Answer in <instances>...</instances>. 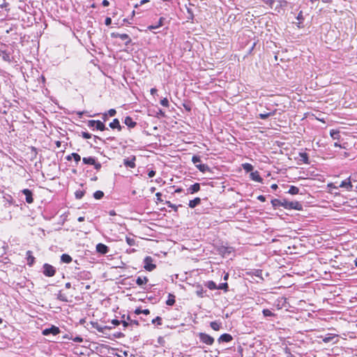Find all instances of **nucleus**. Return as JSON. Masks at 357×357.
<instances>
[{
	"label": "nucleus",
	"mask_w": 357,
	"mask_h": 357,
	"mask_svg": "<svg viewBox=\"0 0 357 357\" xmlns=\"http://www.w3.org/2000/svg\"><path fill=\"white\" fill-rule=\"evenodd\" d=\"M281 203V206L286 209H295L297 211H301L303 209L302 204L298 202H289L286 199H283Z\"/></svg>",
	"instance_id": "f257e3e1"
},
{
	"label": "nucleus",
	"mask_w": 357,
	"mask_h": 357,
	"mask_svg": "<svg viewBox=\"0 0 357 357\" xmlns=\"http://www.w3.org/2000/svg\"><path fill=\"white\" fill-rule=\"evenodd\" d=\"M43 274L47 277H53L56 274V268L49 264H45L43 266Z\"/></svg>",
	"instance_id": "f03ea898"
},
{
	"label": "nucleus",
	"mask_w": 357,
	"mask_h": 357,
	"mask_svg": "<svg viewBox=\"0 0 357 357\" xmlns=\"http://www.w3.org/2000/svg\"><path fill=\"white\" fill-rule=\"evenodd\" d=\"M153 259L150 256H146L144 259V268L148 271H152L156 268V265L153 263Z\"/></svg>",
	"instance_id": "7ed1b4c3"
},
{
	"label": "nucleus",
	"mask_w": 357,
	"mask_h": 357,
	"mask_svg": "<svg viewBox=\"0 0 357 357\" xmlns=\"http://www.w3.org/2000/svg\"><path fill=\"white\" fill-rule=\"evenodd\" d=\"M87 125L90 128L95 127L97 130L100 131H104L107 129L105 125L102 121L98 120H89L87 123Z\"/></svg>",
	"instance_id": "20e7f679"
},
{
	"label": "nucleus",
	"mask_w": 357,
	"mask_h": 357,
	"mask_svg": "<svg viewBox=\"0 0 357 357\" xmlns=\"http://www.w3.org/2000/svg\"><path fill=\"white\" fill-rule=\"evenodd\" d=\"M82 161L86 165H93L96 170H99L101 168V164L96 161L93 157L83 158Z\"/></svg>",
	"instance_id": "39448f33"
},
{
	"label": "nucleus",
	"mask_w": 357,
	"mask_h": 357,
	"mask_svg": "<svg viewBox=\"0 0 357 357\" xmlns=\"http://www.w3.org/2000/svg\"><path fill=\"white\" fill-rule=\"evenodd\" d=\"M218 251L219 254L222 255L223 257L227 256L231 253L234 252V248L231 246L226 245H220L218 248Z\"/></svg>",
	"instance_id": "423d86ee"
},
{
	"label": "nucleus",
	"mask_w": 357,
	"mask_h": 357,
	"mask_svg": "<svg viewBox=\"0 0 357 357\" xmlns=\"http://www.w3.org/2000/svg\"><path fill=\"white\" fill-rule=\"evenodd\" d=\"M199 337L201 342L207 345H212L214 342V338L206 333H200Z\"/></svg>",
	"instance_id": "0eeeda50"
},
{
	"label": "nucleus",
	"mask_w": 357,
	"mask_h": 357,
	"mask_svg": "<svg viewBox=\"0 0 357 357\" xmlns=\"http://www.w3.org/2000/svg\"><path fill=\"white\" fill-rule=\"evenodd\" d=\"M61 332L60 329L59 327L56 326H52L50 328H45L44 329L43 331H42V334L43 335H48L50 334H52L54 335H56L58 334H59Z\"/></svg>",
	"instance_id": "6e6552de"
},
{
	"label": "nucleus",
	"mask_w": 357,
	"mask_h": 357,
	"mask_svg": "<svg viewBox=\"0 0 357 357\" xmlns=\"http://www.w3.org/2000/svg\"><path fill=\"white\" fill-rule=\"evenodd\" d=\"M135 160L136 157L132 156L131 158H128L123 160V164L126 167H130V168H135Z\"/></svg>",
	"instance_id": "1a4fd4ad"
},
{
	"label": "nucleus",
	"mask_w": 357,
	"mask_h": 357,
	"mask_svg": "<svg viewBox=\"0 0 357 357\" xmlns=\"http://www.w3.org/2000/svg\"><path fill=\"white\" fill-rule=\"evenodd\" d=\"M97 252L105 255L109 252V248L103 243H98L96 247Z\"/></svg>",
	"instance_id": "9d476101"
},
{
	"label": "nucleus",
	"mask_w": 357,
	"mask_h": 357,
	"mask_svg": "<svg viewBox=\"0 0 357 357\" xmlns=\"http://www.w3.org/2000/svg\"><path fill=\"white\" fill-rule=\"evenodd\" d=\"M22 192L25 195L26 202L28 204H32L33 202V193L29 189H24Z\"/></svg>",
	"instance_id": "9b49d317"
},
{
	"label": "nucleus",
	"mask_w": 357,
	"mask_h": 357,
	"mask_svg": "<svg viewBox=\"0 0 357 357\" xmlns=\"http://www.w3.org/2000/svg\"><path fill=\"white\" fill-rule=\"evenodd\" d=\"M340 188H346L347 190H351L353 188V185L351 183V177L349 176L346 180L341 182L339 185Z\"/></svg>",
	"instance_id": "f8f14e48"
},
{
	"label": "nucleus",
	"mask_w": 357,
	"mask_h": 357,
	"mask_svg": "<svg viewBox=\"0 0 357 357\" xmlns=\"http://www.w3.org/2000/svg\"><path fill=\"white\" fill-rule=\"evenodd\" d=\"M112 37L119 38L121 40H127L126 44L128 45L131 43V39L127 33H112Z\"/></svg>",
	"instance_id": "ddd939ff"
},
{
	"label": "nucleus",
	"mask_w": 357,
	"mask_h": 357,
	"mask_svg": "<svg viewBox=\"0 0 357 357\" xmlns=\"http://www.w3.org/2000/svg\"><path fill=\"white\" fill-rule=\"evenodd\" d=\"M91 326L93 328L96 329L98 332L103 333L105 329L110 330L112 327L104 326H101L98 322H91Z\"/></svg>",
	"instance_id": "4468645a"
},
{
	"label": "nucleus",
	"mask_w": 357,
	"mask_h": 357,
	"mask_svg": "<svg viewBox=\"0 0 357 357\" xmlns=\"http://www.w3.org/2000/svg\"><path fill=\"white\" fill-rule=\"evenodd\" d=\"M232 340H233V337L230 334L224 333L219 337L218 341L219 342H229Z\"/></svg>",
	"instance_id": "2eb2a0df"
},
{
	"label": "nucleus",
	"mask_w": 357,
	"mask_h": 357,
	"mask_svg": "<svg viewBox=\"0 0 357 357\" xmlns=\"http://www.w3.org/2000/svg\"><path fill=\"white\" fill-rule=\"evenodd\" d=\"M250 178L258 183H263V178L261 177L258 171L252 172L250 173Z\"/></svg>",
	"instance_id": "dca6fc26"
},
{
	"label": "nucleus",
	"mask_w": 357,
	"mask_h": 357,
	"mask_svg": "<svg viewBox=\"0 0 357 357\" xmlns=\"http://www.w3.org/2000/svg\"><path fill=\"white\" fill-rule=\"evenodd\" d=\"M109 126L112 129H116L118 131H121L122 130V126L117 119H114Z\"/></svg>",
	"instance_id": "f3484780"
},
{
	"label": "nucleus",
	"mask_w": 357,
	"mask_h": 357,
	"mask_svg": "<svg viewBox=\"0 0 357 357\" xmlns=\"http://www.w3.org/2000/svg\"><path fill=\"white\" fill-rule=\"evenodd\" d=\"M27 264L29 266H33L35 262V257L33 256V253L31 250H28L26 252Z\"/></svg>",
	"instance_id": "a211bd4d"
},
{
	"label": "nucleus",
	"mask_w": 357,
	"mask_h": 357,
	"mask_svg": "<svg viewBox=\"0 0 357 357\" xmlns=\"http://www.w3.org/2000/svg\"><path fill=\"white\" fill-rule=\"evenodd\" d=\"M124 123L129 128H133L136 126L137 123L133 121L132 118L130 116H126L124 120Z\"/></svg>",
	"instance_id": "6ab92c4d"
},
{
	"label": "nucleus",
	"mask_w": 357,
	"mask_h": 357,
	"mask_svg": "<svg viewBox=\"0 0 357 357\" xmlns=\"http://www.w3.org/2000/svg\"><path fill=\"white\" fill-rule=\"evenodd\" d=\"M200 190V184L199 183H195L193 185H190L188 188V192L190 194H194Z\"/></svg>",
	"instance_id": "aec40b11"
},
{
	"label": "nucleus",
	"mask_w": 357,
	"mask_h": 357,
	"mask_svg": "<svg viewBox=\"0 0 357 357\" xmlns=\"http://www.w3.org/2000/svg\"><path fill=\"white\" fill-rule=\"evenodd\" d=\"M201 203V199L199 197H195L194 199L190 200L188 206L191 208H195Z\"/></svg>",
	"instance_id": "412c9836"
},
{
	"label": "nucleus",
	"mask_w": 357,
	"mask_h": 357,
	"mask_svg": "<svg viewBox=\"0 0 357 357\" xmlns=\"http://www.w3.org/2000/svg\"><path fill=\"white\" fill-rule=\"evenodd\" d=\"M279 3V5L277 6L274 10L278 12V13H280L281 10L282 9V8L284 7H286L288 4L287 1L286 0H280L278 1Z\"/></svg>",
	"instance_id": "4be33fe9"
},
{
	"label": "nucleus",
	"mask_w": 357,
	"mask_h": 357,
	"mask_svg": "<svg viewBox=\"0 0 357 357\" xmlns=\"http://www.w3.org/2000/svg\"><path fill=\"white\" fill-rule=\"evenodd\" d=\"M57 298L59 301H63V302H68L69 301L68 296L64 292H63L62 291H59V293L57 294Z\"/></svg>",
	"instance_id": "5701e85b"
},
{
	"label": "nucleus",
	"mask_w": 357,
	"mask_h": 357,
	"mask_svg": "<svg viewBox=\"0 0 357 357\" xmlns=\"http://www.w3.org/2000/svg\"><path fill=\"white\" fill-rule=\"evenodd\" d=\"M197 289L196 290L197 296L199 298L204 297L206 291L203 289V287L200 284H198L197 286Z\"/></svg>",
	"instance_id": "b1692460"
},
{
	"label": "nucleus",
	"mask_w": 357,
	"mask_h": 357,
	"mask_svg": "<svg viewBox=\"0 0 357 357\" xmlns=\"http://www.w3.org/2000/svg\"><path fill=\"white\" fill-rule=\"evenodd\" d=\"M126 241L130 246L137 245L136 238L134 236H126Z\"/></svg>",
	"instance_id": "393cba45"
},
{
	"label": "nucleus",
	"mask_w": 357,
	"mask_h": 357,
	"mask_svg": "<svg viewBox=\"0 0 357 357\" xmlns=\"http://www.w3.org/2000/svg\"><path fill=\"white\" fill-rule=\"evenodd\" d=\"M149 281V279L147 277L144 276L143 278L142 277H138L136 280V283L137 285L139 286H142L143 284H145L148 282Z\"/></svg>",
	"instance_id": "a878e982"
},
{
	"label": "nucleus",
	"mask_w": 357,
	"mask_h": 357,
	"mask_svg": "<svg viewBox=\"0 0 357 357\" xmlns=\"http://www.w3.org/2000/svg\"><path fill=\"white\" fill-rule=\"evenodd\" d=\"M337 336L338 335H335V334L328 333L326 335V337H324L322 339V340L324 342L328 343V342L332 341L335 337H337Z\"/></svg>",
	"instance_id": "bb28decb"
},
{
	"label": "nucleus",
	"mask_w": 357,
	"mask_h": 357,
	"mask_svg": "<svg viewBox=\"0 0 357 357\" xmlns=\"http://www.w3.org/2000/svg\"><path fill=\"white\" fill-rule=\"evenodd\" d=\"M276 113V109L273 110V112H268V113H264V114H259V118L261 119H266L267 118H268L269 116H273L275 115Z\"/></svg>",
	"instance_id": "cd10ccee"
},
{
	"label": "nucleus",
	"mask_w": 357,
	"mask_h": 357,
	"mask_svg": "<svg viewBox=\"0 0 357 357\" xmlns=\"http://www.w3.org/2000/svg\"><path fill=\"white\" fill-rule=\"evenodd\" d=\"M61 260L63 263L69 264L72 261V257L68 254H63L61 257Z\"/></svg>",
	"instance_id": "c85d7f7f"
},
{
	"label": "nucleus",
	"mask_w": 357,
	"mask_h": 357,
	"mask_svg": "<svg viewBox=\"0 0 357 357\" xmlns=\"http://www.w3.org/2000/svg\"><path fill=\"white\" fill-rule=\"evenodd\" d=\"M176 301H175V296L173 294H169L168 296V298L166 301V304L167 305L172 306L174 305Z\"/></svg>",
	"instance_id": "c756f323"
},
{
	"label": "nucleus",
	"mask_w": 357,
	"mask_h": 357,
	"mask_svg": "<svg viewBox=\"0 0 357 357\" xmlns=\"http://www.w3.org/2000/svg\"><path fill=\"white\" fill-rule=\"evenodd\" d=\"M299 155L301 157V160L303 161V163H305V164H309L310 163L307 153H300Z\"/></svg>",
	"instance_id": "7c9ffc66"
},
{
	"label": "nucleus",
	"mask_w": 357,
	"mask_h": 357,
	"mask_svg": "<svg viewBox=\"0 0 357 357\" xmlns=\"http://www.w3.org/2000/svg\"><path fill=\"white\" fill-rule=\"evenodd\" d=\"M206 287H207L210 290L218 289V286L215 282L213 281H208L206 283Z\"/></svg>",
	"instance_id": "2f4dec72"
},
{
	"label": "nucleus",
	"mask_w": 357,
	"mask_h": 357,
	"mask_svg": "<svg viewBox=\"0 0 357 357\" xmlns=\"http://www.w3.org/2000/svg\"><path fill=\"white\" fill-rule=\"evenodd\" d=\"M210 326L212 328V329L216 331H219L221 327L220 323H218L217 321H211Z\"/></svg>",
	"instance_id": "473e14b6"
},
{
	"label": "nucleus",
	"mask_w": 357,
	"mask_h": 357,
	"mask_svg": "<svg viewBox=\"0 0 357 357\" xmlns=\"http://www.w3.org/2000/svg\"><path fill=\"white\" fill-rule=\"evenodd\" d=\"M288 192L291 195H297L299 192V189L298 187L291 185L290 186Z\"/></svg>",
	"instance_id": "72a5a7b5"
},
{
	"label": "nucleus",
	"mask_w": 357,
	"mask_h": 357,
	"mask_svg": "<svg viewBox=\"0 0 357 357\" xmlns=\"http://www.w3.org/2000/svg\"><path fill=\"white\" fill-rule=\"evenodd\" d=\"M165 204L168 206V207H170L172 208L174 212H177L178 211V206H181V205H178V206H176L172 203H171V202L169 201H166L165 202Z\"/></svg>",
	"instance_id": "f704fd0d"
},
{
	"label": "nucleus",
	"mask_w": 357,
	"mask_h": 357,
	"mask_svg": "<svg viewBox=\"0 0 357 357\" xmlns=\"http://www.w3.org/2000/svg\"><path fill=\"white\" fill-rule=\"evenodd\" d=\"M242 167L246 172H250L253 170V166L250 163H244L242 165Z\"/></svg>",
	"instance_id": "c9c22d12"
},
{
	"label": "nucleus",
	"mask_w": 357,
	"mask_h": 357,
	"mask_svg": "<svg viewBox=\"0 0 357 357\" xmlns=\"http://www.w3.org/2000/svg\"><path fill=\"white\" fill-rule=\"evenodd\" d=\"M103 196H104V193L102 191H100V190H97L93 194V197L96 199H100L101 198L103 197Z\"/></svg>",
	"instance_id": "e433bc0d"
},
{
	"label": "nucleus",
	"mask_w": 357,
	"mask_h": 357,
	"mask_svg": "<svg viewBox=\"0 0 357 357\" xmlns=\"http://www.w3.org/2000/svg\"><path fill=\"white\" fill-rule=\"evenodd\" d=\"M331 136L334 139H339L340 138V132L338 130H332L330 132Z\"/></svg>",
	"instance_id": "4c0bfd02"
},
{
	"label": "nucleus",
	"mask_w": 357,
	"mask_h": 357,
	"mask_svg": "<svg viewBox=\"0 0 357 357\" xmlns=\"http://www.w3.org/2000/svg\"><path fill=\"white\" fill-rule=\"evenodd\" d=\"M197 167L199 169V171L202 172H205L208 169V167L205 164H199L197 165Z\"/></svg>",
	"instance_id": "58836bf2"
},
{
	"label": "nucleus",
	"mask_w": 357,
	"mask_h": 357,
	"mask_svg": "<svg viewBox=\"0 0 357 357\" xmlns=\"http://www.w3.org/2000/svg\"><path fill=\"white\" fill-rule=\"evenodd\" d=\"M262 313L264 317H273L275 314L268 309H264L262 311Z\"/></svg>",
	"instance_id": "ea45409f"
},
{
	"label": "nucleus",
	"mask_w": 357,
	"mask_h": 357,
	"mask_svg": "<svg viewBox=\"0 0 357 357\" xmlns=\"http://www.w3.org/2000/svg\"><path fill=\"white\" fill-rule=\"evenodd\" d=\"M228 284L227 282L221 283L220 285L218 286V289H223L225 291H228Z\"/></svg>",
	"instance_id": "a19ab883"
},
{
	"label": "nucleus",
	"mask_w": 357,
	"mask_h": 357,
	"mask_svg": "<svg viewBox=\"0 0 357 357\" xmlns=\"http://www.w3.org/2000/svg\"><path fill=\"white\" fill-rule=\"evenodd\" d=\"M71 155L73 156V158L74 159L76 163H78L80 161L81 157L78 153H71Z\"/></svg>",
	"instance_id": "79ce46f5"
},
{
	"label": "nucleus",
	"mask_w": 357,
	"mask_h": 357,
	"mask_svg": "<svg viewBox=\"0 0 357 357\" xmlns=\"http://www.w3.org/2000/svg\"><path fill=\"white\" fill-rule=\"evenodd\" d=\"M152 324H157L158 326L162 325V318L160 317H156L152 320Z\"/></svg>",
	"instance_id": "37998d69"
},
{
	"label": "nucleus",
	"mask_w": 357,
	"mask_h": 357,
	"mask_svg": "<svg viewBox=\"0 0 357 357\" xmlns=\"http://www.w3.org/2000/svg\"><path fill=\"white\" fill-rule=\"evenodd\" d=\"M160 104L165 107H168L169 106V100L167 98H165L160 100Z\"/></svg>",
	"instance_id": "c03bdc74"
},
{
	"label": "nucleus",
	"mask_w": 357,
	"mask_h": 357,
	"mask_svg": "<svg viewBox=\"0 0 357 357\" xmlns=\"http://www.w3.org/2000/svg\"><path fill=\"white\" fill-rule=\"evenodd\" d=\"M263 1L268 5L271 8H273L275 0H263Z\"/></svg>",
	"instance_id": "a18cd8bd"
},
{
	"label": "nucleus",
	"mask_w": 357,
	"mask_h": 357,
	"mask_svg": "<svg viewBox=\"0 0 357 357\" xmlns=\"http://www.w3.org/2000/svg\"><path fill=\"white\" fill-rule=\"evenodd\" d=\"M82 137L84 139H91V135L87 132H82L81 134Z\"/></svg>",
	"instance_id": "49530a36"
},
{
	"label": "nucleus",
	"mask_w": 357,
	"mask_h": 357,
	"mask_svg": "<svg viewBox=\"0 0 357 357\" xmlns=\"http://www.w3.org/2000/svg\"><path fill=\"white\" fill-rule=\"evenodd\" d=\"M84 195V192L83 191L79 190L75 192V197L77 199H81Z\"/></svg>",
	"instance_id": "de8ad7c7"
},
{
	"label": "nucleus",
	"mask_w": 357,
	"mask_h": 357,
	"mask_svg": "<svg viewBox=\"0 0 357 357\" xmlns=\"http://www.w3.org/2000/svg\"><path fill=\"white\" fill-rule=\"evenodd\" d=\"M192 161L194 164H197V162H199L201 161V160L199 156L194 155L192 158Z\"/></svg>",
	"instance_id": "09e8293b"
},
{
	"label": "nucleus",
	"mask_w": 357,
	"mask_h": 357,
	"mask_svg": "<svg viewBox=\"0 0 357 357\" xmlns=\"http://www.w3.org/2000/svg\"><path fill=\"white\" fill-rule=\"evenodd\" d=\"M280 202H282V200H279L278 199H275L272 201V204L273 206H281Z\"/></svg>",
	"instance_id": "8fccbe9b"
},
{
	"label": "nucleus",
	"mask_w": 357,
	"mask_h": 357,
	"mask_svg": "<svg viewBox=\"0 0 357 357\" xmlns=\"http://www.w3.org/2000/svg\"><path fill=\"white\" fill-rule=\"evenodd\" d=\"M107 114H108L110 116H115V115H116V109H109V110H108Z\"/></svg>",
	"instance_id": "3c124183"
},
{
	"label": "nucleus",
	"mask_w": 357,
	"mask_h": 357,
	"mask_svg": "<svg viewBox=\"0 0 357 357\" xmlns=\"http://www.w3.org/2000/svg\"><path fill=\"white\" fill-rule=\"evenodd\" d=\"M155 196H156V198H157V202H162L163 200L162 199V194L161 192H157L155 194Z\"/></svg>",
	"instance_id": "603ef678"
},
{
	"label": "nucleus",
	"mask_w": 357,
	"mask_h": 357,
	"mask_svg": "<svg viewBox=\"0 0 357 357\" xmlns=\"http://www.w3.org/2000/svg\"><path fill=\"white\" fill-rule=\"evenodd\" d=\"M149 1V0H142V1L139 2V3H137V4H135V8H137V7H139V6H142V5H143V4H144V3H148Z\"/></svg>",
	"instance_id": "864d4df0"
},
{
	"label": "nucleus",
	"mask_w": 357,
	"mask_h": 357,
	"mask_svg": "<svg viewBox=\"0 0 357 357\" xmlns=\"http://www.w3.org/2000/svg\"><path fill=\"white\" fill-rule=\"evenodd\" d=\"M155 171L151 169L148 172V176L149 178H152L155 175Z\"/></svg>",
	"instance_id": "5fc2aeb1"
},
{
	"label": "nucleus",
	"mask_w": 357,
	"mask_h": 357,
	"mask_svg": "<svg viewBox=\"0 0 357 357\" xmlns=\"http://www.w3.org/2000/svg\"><path fill=\"white\" fill-rule=\"evenodd\" d=\"M73 340L75 342H82L83 338L79 336H77L75 338H73Z\"/></svg>",
	"instance_id": "6e6d98bb"
},
{
	"label": "nucleus",
	"mask_w": 357,
	"mask_h": 357,
	"mask_svg": "<svg viewBox=\"0 0 357 357\" xmlns=\"http://www.w3.org/2000/svg\"><path fill=\"white\" fill-rule=\"evenodd\" d=\"M105 23L107 26L110 25L112 23V19L109 17H106Z\"/></svg>",
	"instance_id": "4d7b16f0"
},
{
	"label": "nucleus",
	"mask_w": 357,
	"mask_h": 357,
	"mask_svg": "<svg viewBox=\"0 0 357 357\" xmlns=\"http://www.w3.org/2000/svg\"><path fill=\"white\" fill-rule=\"evenodd\" d=\"M327 186H328V188H329L330 189H332V188H333V189H337V186H335L333 183H328Z\"/></svg>",
	"instance_id": "13d9d810"
},
{
	"label": "nucleus",
	"mask_w": 357,
	"mask_h": 357,
	"mask_svg": "<svg viewBox=\"0 0 357 357\" xmlns=\"http://www.w3.org/2000/svg\"><path fill=\"white\" fill-rule=\"evenodd\" d=\"M161 25H162V24H161V19H160V24H159V25H158V26H149V30H152V29H156V28H158V27L160 26Z\"/></svg>",
	"instance_id": "bf43d9fd"
},
{
	"label": "nucleus",
	"mask_w": 357,
	"mask_h": 357,
	"mask_svg": "<svg viewBox=\"0 0 357 357\" xmlns=\"http://www.w3.org/2000/svg\"><path fill=\"white\" fill-rule=\"evenodd\" d=\"M120 323H121V321L117 319L112 320V324H114V326H119L120 324Z\"/></svg>",
	"instance_id": "052dcab7"
},
{
	"label": "nucleus",
	"mask_w": 357,
	"mask_h": 357,
	"mask_svg": "<svg viewBox=\"0 0 357 357\" xmlns=\"http://www.w3.org/2000/svg\"><path fill=\"white\" fill-rule=\"evenodd\" d=\"M139 322L137 320H130V325L139 326Z\"/></svg>",
	"instance_id": "680f3d73"
},
{
	"label": "nucleus",
	"mask_w": 357,
	"mask_h": 357,
	"mask_svg": "<svg viewBox=\"0 0 357 357\" xmlns=\"http://www.w3.org/2000/svg\"><path fill=\"white\" fill-rule=\"evenodd\" d=\"M257 199H258L259 201L263 202H265V200H266V198H265V197H264V195H259V196L257 197Z\"/></svg>",
	"instance_id": "e2e57ef3"
},
{
	"label": "nucleus",
	"mask_w": 357,
	"mask_h": 357,
	"mask_svg": "<svg viewBox=\"0 0 357 357\" xmlns=\"http://www.w3.org/2000/svg\"><path fill=\"white\" fill-rule=\"evenodd\" d=\"M142 314L148 315L150 314V310L149 309H145V310H142Z\"/></svg>",
	"instance_id": "0e129e2a"
},
{
	"label": "nucleus",
	"mask_w": 357,
	"mask_h": 357,
	"mask_svg": "<svg viewBox=\"0 0 357 357\" xmlns=\"http://www.w3.org/2000/svg\"><path fill=\"white\" fill-rule=\"evenodd\" d=\"M142 310H141L139 307H138V308H136V309H135V313L136 314H142Z\"/></svg>",
	"instance_id": "69168bd1"
},
{
	"label": "nucleus",
	"mask_w": 357,
	"mask_h": 357,
	"mask_svg": "<svg viewBox=\"0 0 357 357\" xmlns=\"http://www.w3.org/2000/svg\"><path fill=\"white\" fill-rule=\"evenodd\" d=\"M121 323L124 328H126L130 325V323H128L127 321H122Z\"/></svg>",
	"instance_id": "338daca9"
},
{
	"label": "nucleus",
	"mask_w": 357,
	"mask_h": 357,
	"mask_svg": "<svg viewBox=\"0 0 357 357\" xmlns=\"http://www.w3.org/2000/svg\"><path fill=\"white\" fill-rule=\"evenodd\" d=\"M103 6H108L109 5V2L107 0H103L102 3Z\"/></svg>",
	"instance_id": "774afa93"
}]
</instances>
